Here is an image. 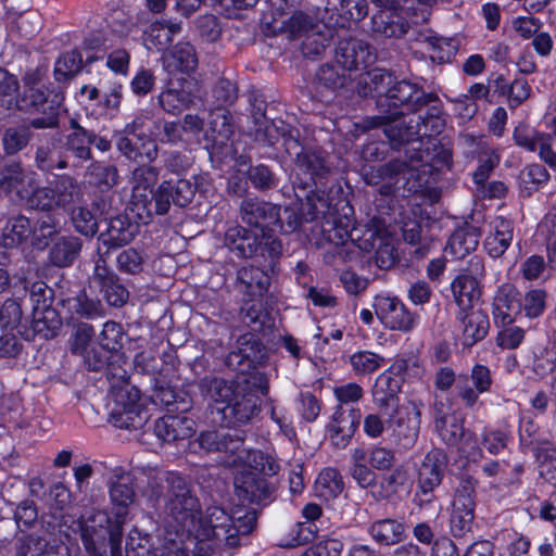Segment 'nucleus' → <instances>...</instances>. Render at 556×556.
Listing matches in <instances>:
<instances>
[{
	"label": "nucleus",
	"instance_id": "obj_30",
	"mask_svg": "<svg viewBox=\"0 0 556 556\" xmlns=\"http://www.w3.org/2000/svg\"><path fill=\"white\" fill-rule=\"evenodd\" d=\"M83 242L75 236H62L53 241L48 258L53 266L63 268L71 266L81 251Z\"/></svg>",
	"mask_w": 556,
	"mask_h": 556
},
{
	"label": "nucleus",
	"instance_id": "obj_54",
	"mask_svg": "<svg viewBox=\"0 0 556 556\" xmlns=\"http://www.w3.org/2000/svg\"><path fill=\"white\" fill-rule=\"evenodd\" d=\"M404 483V472L401 468H395L381 477L378 488L371 493L376 500L389 498L395 494Z\"/></svg>",
	"mask_w": 556,
	"mask_h": 556
},
{
	"label": "nucleus",
	"instance_id": "obj_22",
	"mask_svg": "<svg viewBox=\"0 0 556 556\" xmlns=\"http://www.w3.org/2000/svg\"><path fill=\"white\" fill-rule=\"evenodd\" d=\"M159 179V170L153 166L142 165L134 169V206L137 208V215L142 223H147L151 217V208L147 206L144 199L148 191L151 192L152 187Z\"/></svg>",
	"mask_w": 556,
	"mask_h": 556
},
{
	"label": "nucleus",
	"instance_id": "obj_40",
	"mask_svg": "<svg viewBox=\"0 0 556 556\" xmlns=\"http://www.w3.org/2000/svg\"><path fill=\"white\" fill-rule=\"evenodd\" d=\"M2 239L9 248L17 247L27 240L31 241L30 219L23 215L9 218L2 228Z\"/></svg>",
	"mask_w": 556,
	"mask_h": 556
},
{
	"label": "nucleus",
	"instance_id": "obj_32",
	"mask_svg": "<svg viewBox=\"0 0 556 556\" xmlns=\"http://www.w3.org/2000/svg\"><path fill=\"white\" fill-rule=\"evenodd\" d=\"M378 173L381 178L391 181L381 187V193L387 194L391 192L392 185L397 186L402 184L405 186L410 178H414L417 175V166L414 164V161L408 164L404 161L393 160L380 166Z\"/></svg>",
	"mask_w": 556,
	"mask_h": 556
},
{
	"label": "nucleus",
	"instance_id": "obj_2",
	"mask_svg": "<svg viewBox=\"0 0 556 556\" xmlns=\"http://www.w3.org/2000/svg\"><path fill=\"white\" fill-rule=\"evenodd\" d=\"M199 389L216 413L215 421L226 427H239L250 422L261 410L258 399L247 382L227 381L223 378L205 377Z\"/></svg>",
	"mask_w": 556,
	"mask_h": 556
},
{
	"label": "nucleus",
	"instance_id": "obj_63",
	"mask_svg": "<svg viewBox=\"0 0 556 556\" xmlns=\"http://www.w3.org/2000/svg\"><path fill=\"white\" fill-rule=\"evenodd\" d=\"M143 256L135 249L122 251L116 257V264L119 271L136 275L143 269Z\"/></svg>",
	"mask_w": 556,
	"mask_h": 556
},
{
	"label": "nucleus",
	"instance_id": "obj_38",
	"mask_svg": "<svg viewBox=\"0 0 556 556\" xmlns=\"http://www.w3.org/2000/svg\"><path fill=\"white\" fill-rule=\"evenodd\" d=\"M296 167L301 173L307 175L313 182L325 177L330 170L327 156L320 150H307L299 153Z\"/></svg>",
	"mask_w": 556,
	"mask_h": 556
},
{
	"label": "nucleus",
	"instance_id": "obj_25",
	"mask_svg": "<svg viewBox=\"0 0 556 556\" xmlns=\"http://www.w3.org/2000/svg\"><path fill=\"white\" fill-rule=\"evenodd\" d=\"M494 317L503 325H510L521 315V294L511 285H503L493 302Z\"/></svg>",
	"mask_w": 556,
	"mask_h": 556
},
{
	"label": "nucleus",
	"instance_id": "obj_36",
	"mask_svg": "<svg viewBox=\"0 0 556 556\" xmlns=\"http://www.w3.org/2000/svg\"><path fill=\"white\" fill-rule=\"evenodd\" d=\"M138 231V225L127 218L118 216L112 218L108 229L100 235V239L109 247H123L130 243Z\"/></svg>",
	"mask_w": 556,
	"mask_h": 556
},
{
	"label": "nucleus",
	"instance_id": "obj_4",
	"mask_svg": "<svg viewBox=\"0 0 556 556\" xmlns=\"http://www.w3.org/2000/svg\"><path fill=\"white\" fill-rule=\"evenodd\" d=\"M122 354L115 352L108 363L106 378L111 383V419L114 426L137 430L150 418L144 408L140 391L128 382V371L122 366Z\"/></svg>",
	"mask_w": 556,
	"mask_h": 556
},
{
	"label": "nucleus",
	"instance_id": "obj_55",
	"mask_svg": "<svg viewBox=\"0 0 556 556\" xmlns=\"http://www.w3.org/2000/svg\"><path fill=\"white\" fill-rule=\"evenodd\" d=\"M547 294L543 289H531L521 299V314L528 318H536L543 314Z\"/></svg>",
	"mask_w": 556,
	"mask_h": 556
},
{
	"label": "nucleus",
	"instance_id": "obj_23",
	"mask_svg": "<svg viewBox=\"0 0 556 556\" xmlns=\"http://www.w3.org/2000/svg\"><path fill=\"white\" fill-rule=\"evenodd\" d=\"M117 150L128 160L144 163L157 157L159 149L153 139L146 135H123L116 141Z\"/></svg>",
	"mask_w": 556,
	"mask_h": 556
},
{
	"label": "nucleus",
	"instance_id": "obj_48",
	"mask_svg": "<svg viewBox=\"0 0 556 556\" xmlns=\"http://www.w3.org/2000/svg\"><path fill=\"white\" fill-rule=\"evenodd\" d=\"M90 181L101 191H109L118 184L116 166L104 163H92L89 166Z\"/></svg>",
	"mask_w": 556,
	"mask_h": 556
},
{
	"label": "nucleus",
	"instance_id": "obj_33",
	"mask_svg": "<svg viewBox=\"0 0 556 556\" xmlns=\"http://www.w3.org/2000/svg\"><path fill=\"white\" fill-rule=\"evenodd\" d=\"M451 290L454 301L460 309L473 308V303L481 295L480 282L469 275H457L451 283Z\"/></svg>",
	"mask_w": 556,
	"mask_h": 556
},
{
	"label": "nucleus",
	"instance_id": "obj_57",
	"mask_svg": "<svg viewBox=\"0 0 556 556\" xmlns=\"http://www.w3.org/2000/svg\"><path fill=\"white\" fill-rule=\"evenodd\" d=\"M248 177L253 187L261 191L276 188L279 181L269 167L264 164L251 166L248 170Z\"/></svg>",
	"mask_w": 556,
	"mask_h": 556
},
{
	"label": "nucleus",
	"instance_id": "obj_56",
	"mask_svg": "<svg viewBox=\"0 0 556 556\" xmlns=\"http://www.w3.org/2000/svg\"><path fill=\"white\" fill-rule=\"evenodd\" d=\"M500 161L501 155L496 149L485 148L480 156V164L472 175L475 184L477 186L484 185Z\"/></svg>",
	"mask_w": 556,
	"mask_h": 556
},
{
	"label": "nucleus",
	"instance_id": "obj_26",
	"mask_svg": "<svg viewBox=\"0 0 556 556\" xmlns=\"http://www.w3.org/2000/svg\"><path fill=\"white\" fill-rule=\"evenodd\" d=\"M237 496L247 503H261L271 495L268 482L254 472H241L235 479Z\"/></svg>",
	"mask_w": 556,
	"mask_h": 556
},
{
	"label": "nucleus",
	"instance_id": "obj_16",
	"mask_svg": "<svg viewBox=\"0 0 556 556\" xmlns=\"http://www.w3.org/2000/svg\"><path fill=\"white\" fill-rule=\"evenodd\" d=\"M263 358V345L253 333L238 338L236 345L228 353L226 366L238 372H245Z\"/></svg>",
	"mask_w": 556,
	"mask_h": 556
},
{
	"label": "nucleus",
	"instance_id": "obj_62",
	"mask_svg": "<svg viewBox=\"0 0 556 556\" xmlns=\"http://www.w3.org/2000/svg\"><path fill=\"white\" fill-rule=\"evenodd\" d=\"M538 460L540 463L541 477L547 482L556 484V448L553 446L540 447Z\"/></svg>",
	"mask_w": 556,
	"mask_h": 556
},
{
	"label": "nucleus",
	"instance_id": "obj_12",
	"mask_svg": "<svg viewBox=\"0 0 556 556\" xmlns=\"http://www.w3.org/2000/svg\"><path fill=\"white\" fill-rule=\"evenodd\" d=\"M375 311L383 325L391 330L409 332L418 324L419 316L410 312L397 298L379 296Z\"/></svg>",
	"mask_w": 556,
	"mask_h": 556
},
{
	"label": "nucleus",
	"instance_id": "obj_14",
	"mask_svg": "<svg viewBox=\"0 0 556 556\" xmlns=\"http://www.w3.org/2000/svg\"><path fill=\"white\" fill-rule=\"evenodd\" d=\"M493 378L489 367L476 364L469 376H459L456 383L457 396L466 408H473L479 402V395L491 391Z\"/></svg>",
	"mask_w": 556,
	"mask_h": 556
},
{
	"label": "nucleus",
	"instance_id": "obj_59",
	"mask_svg": "<svg viewBox=\"0 0 556 556\" xmlns=\"http://www.w3.org/2000/svg\"><path fill=\"white\" fill-rule=\"evenodd\" d=\"M314 525L309 522H296L289 532V538L282 540L279 545L282 547H295L312 541L315 536Z\"/></svg>",
	"mask_w": 556,
	"mask_h": 556
},
{
	"label": "nucleus",
	"instance_id": "obj_46",
	"mask_svg": "<svg viewBox=\"0 0 556 556\" xmlns=\"http://www.w3.org/2000/svg\"><path fill=\"white\" fill-rule=\"evenodd\" d=\"M181 31V25L177 22L163 21L155 22L150 26L148 40L157 49L167 47L173 37Z\"/></svg>",
	"mask_w": 556,
	"mask_h": 556
},
{
	"label": "nucleus",
	"instance_id": "obj_60",
	"mask_svg": "<svg viewBox=\"0 0 556 556\" xmlns=\"http://www.w3.org/2000/svg\"><path fill=\"white\" fill-rule=\"evenodd\" d=\"M18 87L16 77L7 70L0 68V104L2 106L10 109L16 103Z\"/></svg>",
	"mask_w": 556,
	"mask_h": 556
},
{
	"label": "nucleus",
	"instance_id": "obj_31",
	"mask_svg": "<svg viewBox=\"0 0 556 556\" xmlns=\"http://www.w3.org/2000/svg\"><path fill=\"white\" fill-rule=\"evenodd\" d=\"M480 232L477 227L466 225L456 229L448 239L445 252L454 258H463L475 251L479 244Z\"/></svg>",
	"mask_w": 556,
	"mask_h": 556
},
{
	"label": "nucleus",
	"instance_id": "obj_52",
	"mask_svg": "<svg viewBox=\"0 0 556 556\" xmlns=\"http://www.w3.org/2000/svg\"><path fill=\"white\" fill-rule=\"evenodd\" d=\"M71 211V219L76 231L86 237H93L98 231L94 214L84 206L72 207Z\"/></svg>",
	"mask_w": 556,
	"mask_h": 556
},
{
	"label": "nucleus",
	"instance_id": "obj_27",
	"mask_svg": "<svg viewBox=\"0 0 556 556\" xmlns=\"http://www.w3.org/2000/svg\"><path fill=\"white\" fill-rule=\"evenodd\" d=\"M162 63L164 70L170 75L190 73L198 65V56L192 45L178 42L170 50L163 53Z\"/></svg>",
	"mask_w": 556,
	"mask_h": 556
},
{
	"label": "nucleus",
	"instance_id": "obj_44",
	"mask_svg": "<svg viewBox=\"0 0 556 556\" xmlns=\"http://www.w3.org/2000/svg\"><path fill=\"white\" fill-rule=\"evenodd\" d=\"M61 326V318L52 306L42 309L35 308L33 312V329L43 338L54 337Z\"/></svg>",
	"mask_w": 556,
	"mask_h": 556
},
{
	"label": "nucleus",
	"instance_id": "obj_28",
	"mask_svg": "<svg viewBox=\"0 0 556 556\" xmlns=\"http://www.w3.org/2000/svg\"><path fill=\"white\" fill-rule=\"evenodd\" d=\"M194 432V421L185 416L166 415L154 424V433L165 442L190 438Z\"/></svg>",
	"mask_w": 556,
	"mask_h": 556
},
{
	"label": "nucleus",
	"instance_id": "obj_20",
	"mask_svg": "<svg viewBox=\"0 0 556 556\" xmlns=\"http://www.w3.org/2000/svg\"><path fill=\"white\" fill-rule=\"evenodd\" d=\"M361 412L355 408H343L339 405L328 425L331 442L339 448L345 447L354 435L359 422Z\"/></svg>",
	"mask_w": 556,
	"mask_h": 556
},
{
	"label": "nucleus",
	"instance_id": "obj_15",
	"mask_svg": "<svg viewBox=\"0 0 556 556\" xmlns=\"http://www.w3.org/2000/svg\"><path fill=\"white\" fill-rule=\"evenodd\" d=\"M336 62L345 71H357L371 65L376 61L372 47L357 38H346L339 41Z\"/></svg>",
	"mask_w": 556,
	"mask_h": 556
},
{
	"label": "nucleus",
	"instance_id": "obj_29",
	"mask_svg": "<svg viewBox=\"0 0 556 556\" xmlns=\"http://www.w3.org/2000/svg\"><path fill=\"white\" fill-rule=\"evenodd\" d=\"M225 245L238 256L250 258L258 254V236L240 225H232L225 232Z\"/></svg>",
	"mask_w": 556,
	"mask_h": 556
},
{
	"label": "nucleus",
	"instance_id": "obj_58",
	"mask_svg": "<svg viewBox=\"0 0 556 556\" xmlns=\"http://www.w3.org/2000/svg\"><path fill=\"white\" fill-rule=\"evenodd\" d=\"M316 80L320 86L329 90H336L346 85L348 76L340 73L333 65L326 63L317 71Z\"/></svg>",
	"mask_w": 556,
	"mask_h": 556
},
{
	"label": "nucleus",
	"instance_id": "obj_9",
	"mask_svg": "<svg viewBox=\"0 0 556 556\" xmlns=\"http://www.w3.org/2000/svg\"><path fill=\"white\" fill-rule=\"evenodd\" d=\"M88 286L91 290L101 293L110 306L122 307L128 301V290L109 267L103 254H98L94 258L93 270L88 277Z\"/></svg>",
	"mask_w": 556,
	"mask_h": 556
},
{
	"label": "nucleus",
	"instance_id": "obj_39",
	"mask_svg": "<svg viewBox=\"0 0 556 556\" xmlns=\"http://www.w3.org/2000/svg\"><path fill=\"white\" fill-rule=\"evenodd\" d=\"M242 323L254 332L264 329L268 321V313L265 308L264 296H247L240 309Z\"/></svg>",
	"mask_w": 556,
	"mask_h": 556
},
{
	"label": "nucleus",
	"instance_id": "obj_18",
	"mask_svg": "<svg viewBox=\"0 0 556 556\" xmlns=\"http://www.w3.org/2000/svg\"><path fill=\"white\" fill-rule=\"evenodd\" d=\"M457 339L465 348H471L488 334L490 321L482 309H460L456 317Z\"/></svg>",
	"mask_w": 556,
	"mask_h": 556
},
{
	"label": "nucleus",
	"instance_id": "obj_5",
	"mask_svg": "<svg viewBox=\"0 0 556 556\" xmlns=\"http://www.w3.org/2000/svg\"><path fill=\"white\" fill-rule=\"evenodd\" d=\"M438 100L432 92H425L417 84L403 79L393 81L383 99L378 101L380 111L384 115L374 118L372 127L387 125L403 115L400 108L405 106L409 112H416Z\"/></svg>",
	"mask_w": 556,
	"mask_h": 556
},
{
	"label": "nucleus",
	"instance_id": "obj_17",
	"mask_svg": "<svg viewBox=\"0 0 556 556\" xmlns=\"http://www.w3.org/2000/svg\"><path fill=\"white\" fill-rule=\"evenodd\" d=\"M239 215L250 227L265 229L279 224L280 207L256 197L245 198L240 203Z\"/></svg>",
	"mask_w": 556,
	"mask_h": 556
},
{
	"label": "nucleus",
	"instance_id": "obj_42",
	"mask_svg": "<svg viewBox=\"0 0 556 556\" xmlns=\"http://www.w3.org/2000/svg\"><path fill=\"white\" fill-rule=\"evenodd\" d=\"M343 488L342 476L334 468H325L315 481V493L325 501L336 498L342 493Z\"/></svg>",
	"mask_w": 556,
	"mask_h": 556
},
{
	"label": "nucleus",
	"instance_id": "obj_35",
	"mask_svg": "<svg viewBox=\"0 0 556 556\" xmlns=\"http://www.w3.org/2000/svg\"><path fill=\"white\" fill-rule=\"evenodd\" d=\"M60 231V220L51 213L40 214L31 223V247L45 250Z\"/></svg>",
	"mask_w": 556,
	"mask_h": 556
},
{
	"label": "nucleus",
	"instance_id": "obj_37",
	"mask_svg": "<svg viewBox=\"0 0 556 556\" xmlns=\"http://www.w3.org/2000/svg\"><path fill=\"white\" fill-rule=\"evenodd\" d=\"M56 197V207L65 211L84 201L81 185L73 177L63 175L58 177L53 185Z\"/></svg>",
	"mask_w": 556,
	"mask_h": 556
},
{
	"label": "nucleus",
	"instance_id": "obj_41",
	"mask_svg": "<svg viewBox=\"0 0 556 556\" xmlns=\"http://www.w3.org/2000/svg\"><path fill=\"white\" fill-rule=\"evenodd\" d=\"M72 132L66 138V148L76 157L80 160L91 159V139L93 131H89L80 126L75 119H71Z\"/></svg>",
	"mask_w": 556,
	"mask_h": 556
},
{
	"label": "nucleus",
	"instance_id": "obj_13",
	"mask_svg": "<svg viewBox=\"0 0 556 556\" xmlns=\"http://www.w3.org/2000/svg\"><path fill=\"white\" fill-rule=\"evenodd\" d=\"M197 192V185L189 179H178L176 181H163L152 199L154 200L155 213L165 215L175 204L185 207L191 203Z\"/></svg>",
	"mask_w": 556,
	"mask_h": 556
},
{
	"label": "nucleus",
	"instance_id": "obj_64",
	"mask_svg": "<svg viewBox=\"0 0 556 556\" xmlns=\"http://www.w3.org/2000/svg\"><path fill=\"white\" fill-rule=\"evenodd\" d=\"M428 42L432 50L431 59L440 63L450 61L457 51V43L454 39L429 37Z\"/></svg>",
	"mask_w": 556,
	"mask_h": 556
},
{
	"label": "nucleus",
	"instance_id": "obj_1",
	"mask_svg": "<svg viewBox=\"0 0 556 556\" xmlns=\"http://www.w3.org/2000/svg\"><path fill=\"white\" fill-rule=\"evenodd\" d=\"M164 482V514L176 536L193 544L194 556H212L226 547H237L240 536L252 532L256 525L253 509H238L229 515L214 506L201 513L200 502L184 477L168 472Z\"/></svg>",
	"mask_w": 556,
	"mask_h": 556
},
{
	"label": "nucleus",
	"instance_id": "obj_8",
	"mask_svg": "<svg viewBox=\"0 0 556 556\" xmlns=\"http://www.w3.org/2000/svg\"><path fill=\"white\" fill-rule=\"evenodd\" d=\"M193 444H198L203 453H222L228 466L237 465L244 460V437L238 431L206 430L202 431Z\"/></svg>",
	"mask_w": 556,
	"mask_h": 556
},
{
	"label": "nucleus",
	"instance_id": "obj_19",
	"mask_svg": "<svg viewBox=\"0 0 556 556\" xmlns=\"http://www.w3.org/2000/svg\"><path fill=\"white\" fill-rule=\"evenodd\" d=\"M329 212L328 199L325 195H313L307 198L306 212L300 214L294 207H286L283 217H280V228L286 233L296 231L302 222H313L318 218H325Z\"/></svg>",
	"mask_w": 556,
	"mask_h": 556
},
{
	"label": "nucleus",
	"instance_id": "obj_3",
	"mask_svg": "<svg viewBox=\"0 0 556 556\" xmlns=\"http://www.w3.org/2000/svg\"><path fill=\"white\" fill-rule=\"evenodd\" d=\"M110 497L114 517L104 513L98 514L96 520L99 521V529H93L91 533L86 531L83 534L84 546L91 556H108V547H110L111 556H122L123 525L128 506L135 497L131 479L128 475H123L111 483Z\"/></svg>",
	"mask_w": 556,
	"mask_h": 556
},
{
	"label": "nucleus",
	"instance_id": "obj_49",
	"mask_svg": "<svg viewBox=\"0 0 556 556\" xmlns=\"http://www.w3.org/2000/svg\"><path fill=\"white\" fill-rule=\"evenodd\" d=\"M434 428L441 440L450 446L459 443L465 430L464 422L460 419L455 416L444 419L441 415L438 416L437 427Z\"/></svg>",
	"mask_w": 556,
	"mask_h": 556
},
{
	"label": "nucleus",
	"instance_id": "obj_43",
	"mask_svg": "<svg viewBox=\"0 0 556 556\" xmlns=\"http://www.w3.org/2000/svg\"><path fill=\"white\" fill-rule=\"evenodd\" d=\"M369 533L378 543L393 545L402 541L404 526L394 519H381L370 526Z\"/></svg>",
	"mask_w": 556,
	"mask_h": 556
},
{
	"label": "nucleus",
	"instance_id": "obj_24",
	"mask_svg": "<svg viewBox=\"0 0 556 556\" xmlns=\"http://www.w3.org/2000/svg\"><path fill=\"white\" fill-rule=\"evenodd\" d=\"M513 239L514 223L503 216H496L489 224L483 248L491 257L497 258L510 247Z\"/></svg>",
	"mask_w": 556,
	"mask_h": 556
},
{
	"label": "nucleus",
	"instance_id": "obj_45",
	"mask_svg": "<svg viewBox=\"0 0 556 556\" xmlns=\"http://www.w3.org/2000/svg\"><path fill=\"white\" fill-rule=\"evenodd\" d=\"M192 102L191 93L184 88H167L159 94L161 108L172 115L188 109Z\"/></svg>",
	"mask_w": 556,
	"mask_h": 556
},
{
	"label": "nucleus",
	"instance_id": "obj_34",
	"mask_svg": "<svg viewBox=\"0 0 556 556\" xmlns=\"http://www.w3.org/2000/svg\"><path fill=\"white\" fill-rule=\"evenodd\" d=\"M238 280L245 296H265L270 285L267 273L255 266L242 267Z\"/></svg>",
	"mask_w": 556,
	"mask_h": 556
},
{
	"label": "nucleus",
	"instance_id": "obj_10",
	"mask_svg": "<svg viewBox=\"0 0 556 556\" xmlns=\"http://www.w3.org/2000/svg\"><path fill=\"white\" fill-rule=\"evenodd\" d=\"M406 370L407 362L405 359H396L376 378L371 395L372 402L378 408L386 409L399 401Z\"/></svg>",
	"mask_w": 556,
	"mask_h": 556
},
{
	"label": "nucleus",
	"instance_id": "obj_6",
	"mask_svg": "<svg viewBox=\"0 0 556 556\" xmlns=\"http://www.w3.org/2000/svg\"><path fill=\"white\" fill-rule=\"evenodd\" d=\"M447 466L446 454L433 448L429 451L417 470V490L414 495L415 503L426 508L437 502L435 490L442 482Z\"/></svg>",
	"mask_w": 556,
	"mask_h": 556
},
{
	"label": "nucleus",
	"instance_id": "obj_11",
	"mask_svg": "<svg viewBox=\"0 0 556 556\" xmlns=\"http://www.w3.org/2000/svg\"><path fill=\"white\" fill-rule=\"evenodd\" d=\"M23 108L30 113H40L34 117L30 126L34 128H53L59 123V108L61 99L58 94L50 98L41 88L27 89L23 100Z\"/></svg>",
	"mask_w": 556,
	"mask_h": 556
},
{
	"label": "nucleus",
	"instance_id": "obj_47",
	"mask_svg": "<svg viewBox=\"0 0 556 556\" xmlns=\"http://www.w3.org/2000/svg\"><path fill=\"white\" fill-rule=\"evenodd\" d=\"M386 364V358L371 351H358L350 356V365L356 375H371Z\"/></svg>",
	"mask_w": 556,
	"mask_h": 556
},
{
	"label": "nucleus",
	"instance_id": "obj_50",
	"mask_svg": "<svg viewBox=\"0 0 556 556\" xmlns=\"http://www.w3.org/2000/svg\"><path fill=\"white\" fill-rule=\"evenodd\" d=\"M83 59L79 52L71 51L62 54L55 62L54 76L58 81H66L81 68Z\"/></svg>",
	"mask_w": 556,
	"mask_h": 556
},
{
	"label": "nucleus",
	"instance_id": "obj_21",
	"mask_svg": "<svg viewBox=\"0 0 556 556\" xmlns=\"http://www.w3.org/2000/svg\"><path fill=\"white\" fill-rule=\"evenodd\" d=\"M358 249L364 252L375 251V263L381 269H388L396 262L394 245L374 228H367L358 240Z\"/></svg>",
	"mask_w": 556,
	"mask_h": 556
},
{
	"label": "nucleus",
	"instance_id": "obj_53",
	"mask_svg": "<svg viewBox=\"0 0 556 556\" xmlns=\"http://www.w3.org/2000/svg\"><path fill=\"white\" fill-rule=\"evenodd\" d=\"M476 482L472 478L463 479L456 490L453 501V510L457 513H473V494Z\"/></svg>",
	"mask_w": 556,
	"mask_h": 556
},
{
	"label": "nucleus",
	"instance_id": "obj_7",
	"mask_svg": "<svg viewBox=\"0 0 556 556\" xmlns=\"http://www.w3.org/2000/svg\"><path fill=\"white\" fill-rule=\"evenodd\" d=\"M424 406L421 400H409L395 409V417L390 420L391 442L400 450L408 451L415 446Z\"/></svg>",
	"mask_w": 556,
	"mask_h": 556
},
{
	"label": "nucleus",
	"instance_id": "obj_61",
	"mask_svg": "<svg viewBox=\"0 0 556 556\" xmlns=\"http://www.w3.org/2000/svg\"><path fill=\"white\" fill-rule=\"evenodd\" d=\"M22 318L21 303L14 299H8L0 308V327L13 330L20 326Z\"/></svg>",
	"mask_w": 556,
	"mask_h": 556
},
{
	"label": "nucleus",
	"instance_id": "obj_51",
	"mask_svg": "<svg viewBox=\"0 0 556 556\" xmlns=\"http://www.w3.org/2000/svg\"><path fill=\"white\" fill-rule=\"evenodd\" d=\"M429 143L431 147H427L426 154H420L417 161L429 164L434 169H441L443 167L450 168L452 164L451 151L435 140H429Z\"/></svg>",
	"mask_w": 556,
	"mask_h": 556
}]
</instances>
